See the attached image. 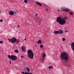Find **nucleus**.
<instances>
[{"mask_svg":"<svg viewBox=\"0 0 74 74\" xmlns=\"http://www.w3.org/2000/svg\"><path fill=\"white\" fill-rule=\"evenodd\" d=\"M64 18H62L60 16L58 17H57L56 21L61 25H64L66 24V22L65 19H67V17H64Z\"/></svg>","mask_w":74,"mask_h":74,"instance_id":"nucleus-1","label":"nucleus"},{"mask_svg":"<svg viewBox=\"0 0 74 74\" xmlns=\"http://www.w3.org/2000/svg\"><path fill=\"white\" fill-rule=\"evenodd\" d=\"M61 58L65 60L66 62H67L69 59V55L66 52H63L61 54Z\"/></svg>","mask_w":74,"mask_h":74,"instance_id":"nucleus-2","label":"nucleus"},{"mask_svg":"<svg viewBox=\"0 0 74 74\" xmlns=\"http://www.w3.org/2000/svg\"><path fill=\"white\" fill-rule=\"evenodd\" d=\"M27 52L28 58H29V59H33L34 54L33 53V51H32L31 50H28Z\"/></svg>","mask_w":74,"mask_h":74,"instance_id":"nucleus-3","label":"nucleus"},{"mask_svg":"<svg viewBox=\"0 0 74 74\" xmlns=\"http://www.w3.org/2000/svg\"><path fill=\"white\" fill-rule=\"evenodd\" d=\"M8 58L11 59L12 60H15L18 59L17 56L15 55H11L10 56V55H9L8 56Z\"/></svg>","mask_w":74,"mask_h":74,"instance_id":"nucleus-4","label":"nucleus"},{"mask_svg":"<svg viewBox=\"0 0 74 74\" xmlns=\"http://www.w3.org/2000/svg\"><path fill=\"white\" fill-rule=\"evenodd\" d=\"M16 38L15 37L12 38L11 39H10L8 38V40L9 42H12V43H14V42H16Z\"/></svg>","mask_w":74,"mask_h":74,"instance_id":"nucleus-5","label":"nucleus"},{"mask_svg":"<svg viewBox=\"0 0 74 74\" xmlns=\"http://www.w3.org/2000/svg\"><path fill=\"white\" fill-rule=\"evenodd\" d=\"M61 9L62 10H61L62 11H66V12H69V10L66 8L64 9L61 8Z\"/></svg>","mask_w":74,"mask_h":74,"instance_id":"nucleus-6","label":"nucleus"},{"mask_svg":"<svg viewBox=\"0 0 74 74\" xmlns=\"http://www.w3.org/2000/svg\"><path fill=\"white\" fill-rule=\"evenodd\" d=\"M36 21L37 23H39L40 24V22H41V19L40 18H38L37 19Z\"/></svg>","mask_w":74,"mask_h":74,"instance_id":"nucleus-7","label":"nucleus"},{"mask_svg":"<svg viewBox=\"0 0 74 74\" xmlns=\"http://www.w3.org/2000/svg\"><path fill=\"white\" fill-rule=\"evenodd\" d=\"M36 4L37 5H40V6L41 7L42 6V4L40 3V2H37L36 3Z\"/></svg>","mask_w":74,"mask_h":74,"instance_id":"nucleus-8","label":"nucleus"},{"mask_svg":"<svg viewBox=\"0 0 74 74\" xmlns=\"http://www.w3.org/2000/svg\"><path fill=\"white\" fill-rule=\"evenodd\" d=\"M14 14V12L12 11H11L9 12V14L13 15Z\"/></svg>","mask_w":74,"mask_h":74,"instance_id":"nucleus-9","label":"nucleus"},{"mask_svg":"<svg viewBox=\"0 0 74 74\" xmlns=\"http://www.w3.org/2000/svg\"><path fill=\"white\" fill-rule=\"evenodd\" d=\"M63 31L60 29L58 31V34H63Z\"/></svg>","mask_w":74,"mask_h":74,"instance_id":"nucleus-10","label":"nucleus"},{"mask_svg":"<svg viewBox=\"0 0 74 74\" xmlns=\"http://www.w3.org/2000/svg\"><path fill=\"white\" fill-rule=\"evenodd\" d=\"M15 42L16 43H19L20 42V40L18 39H16Z\"/></svg>","mask_w":74,"mask_h":74,"instance_id":"nucleus-11","label":"nucleus"},{"mask_svg":"<svg viewBox=\"0 0 74 74\" xmlns=\"http://www.w3.org/2000/svg\"><path fill=\"white\" fill-rule=\"evenodd\" d=\"M21 49L22 50L24 51H26V49H25V47L24 46H23L21 47Z\"/></svg>","mask_w":74,"mask_h":74,"instance_id":"nucleus-12","label":"nucleus"},{"mask_svg":"<svg viewBox=\"0 0 74 74\" xmlns=\"http://www.w3.org/2000/svg\"><path fill=\"white\" fill-rule=\"evenodd\" d=\"M54 34H59V31H55L54 32Z\"/></svg>","mask_w":74,"mask_h":74,"instance_id":"nucleus-13","label":"nucleus"},{"mask_svg":"<svg viewBox=\"0 0 74 74\" xmlns=\"http://www.w3.org/2000/svg\"><path fill=\"white\" fill-rule=\"evenodd\" d=\"M37 43H38L39 44H42V42L41 41V40H38V42H37Z\"/></svg>","mask_w":74,"mask_h":74,"instance_id":"nucleus-14","label":"nucleus"},{"mask_svg":"<svg viewBox=\"0 0 74 74\" xmlns=\"http://www.w3.org/2000/svg\"><path fill=\"white\" fill-rule=\"evenodd\" d=\"M26 69L28 73H29V72H30V69H29V68L28 67H27Z\"/></svg>","mask_w":74,"mask_h":74,"instance_id":"nucleus-15","label":"nucleus"},{"mask_svg":"<svg viewBox=\"0 0 74 74\" xmlns=\"http://www.w3.org/2000/svg\"><path fill=\"white\" fill-rule=\"evenodd\" d=\"M14 52H16L17 53H18L19 52V51H18V50L17 49L16 50H14Z\"/></svg>","mask_w":74,"mask_h":74,"instance_id":"nucleus-16","label":"nucleus"},{"mask_svg":"<svg viewBox=\"0 0 74 74\" xmlns=\"http://www.w3.org/2000/svg\"><path fill=\"white\" fill-rule=\"evenodd\" d=\"M45 56V53H43V59L42 60H44V57Z\"/></svg>","mask_w":74,"mask_h":74,"instance_id":"nucleus-17","label":"nucleus"},{"mask_svg":"<svg viewBox=\"0 0 74 74\" xmlns=\"http://www.w3.org/2000/svg\"><path fill=\"white\" fill-rule=\"evenodd\" d=\"M43 47H44V46H43V45H40V48H43Z\"/></svg>","mask_w":74,"mask_h":74,"instance_id":"nucleus-18","label":"nucleus"},{"mask_svg":"<svg viewBox=\"0 0 74 74\" xmlns=\"http://www.w3.org/2000/svg\"><path fill=\"white\" fill-rule=\"evenodd\" d=\"M25 74H32V73H27V72H25Z\"/></svg>","mask_w":74,"mask_h":74,"instance_id":"nucleus-19","label":"nucleus"},{"mask_svg":"<svg viewBox=\"0 0 74 74\" xmlns=\"http://www.w3.org/2000/svg\"><path fill=\"white\" fill-rule=\"evenodd\" d=\"M62 41H64L66 40V39H65V38H62Z\"/></svg>","mask_w":74,"mask_h":74,"instance_id":"nucleus-20","label":"nucleus"},{"mask_svg":"<svg viewBox=\"0 0 74 74\" xmlns=\"http://www.w3.org/2000/svg\"><path fill=\"white\" fill-rule=\"evenodd\" d=\"M69 13L70 14H71V15H73V13L72 12H69Z\"/></svg>","mask_w":74,"mask_h":74,"instance_id":"nucleus-21","label":"nucleus"},{"mask_svg":"<svg viewBox=\"0 0 74 74\" xmlns=\"http://www.w3.org/2000/svg\"><path fill=\"white\" fill-rule=\"evenodd\" d=\"M24 1L25 3H27V1L26 0H24Z\"/></svg>","mask_w":74,"mask_h":74,"instance_id":"nucleus-22","label":"nucleus"},{"mask_svg":"<svg viewBox=\"0 0 74 74\" xmlns=\"http://www.w3.org/2000/svg\"><path fill=\"white\" fill-rule=\"evenodd\" d=\"M3 41H0V44H3Z\"/></svg>","mask_w":74,"mask_h":74,"instance_id":"nucleus-23","label":"nucleus"},{"mask_svg":"<svg viewBox=\"0 0 74 74\" xmlns=\"http://www.w3.org/2000/svg\"><path fill=\"white\" fill-rule=\"evenodd\" d=\"M16 11H14V15H16Z\"/></svg>","mask_w":74,"mask_h":74,"instance_id":"nucleus-24","label":"nucleus"},{"mask_svg":"<svg viewBox=\"0 0 74 74\" xmlns=\"http://www.w3.org/2000/svg\"><path fill=\"white\" fill-rule=\"evenodd\" d=\"M52 67V66H49L48 68L49 69H50V68H51Z\"/></svg>","mask_w":74,"mask_h":74,"instance_id":"nucleus-25","label":"nucleus"},{"mask_svg":"<svg viewBox=\"0 0 74 74\" xmlns=\"http://www.w3.org/2000/svg\"><path fill=\"white\" fill-rule=\"evenodd\" d=\"M23 57H24V56H21V58H23Z\"/></svg>","mask_w":74,"mask_h":74,"instance_id":"nucleus-26","label":"nucleus"},{"mask_svg":"<svg viewBox=\"0 0 74 74\" xmlns=\"http://www.w3.org/2000/svg\"><path fill=\"white\" fill-rule=\"evenodd\" d=\"M0 22H3V20H2V19H1V20H0Z\"/></svg>","mask_w":74,"mask_h":74,"instance_id":"nucleus-27","label":"nucleus"},{"mask_svg":"<svg viewBox=\"0 0 74 74\" xmlns=\"http://www.w3.org/2000/svg\"><path fill=\"white\" fill-rule=\"evenodd\" d=\"M68 32V31H67V30H66L65 31V32Z\"/></svg>","mask_w":74,"mask_h":74,"instance_id":"nucleus-28","label":"nucleus"},{"mask_svg":"<svg viewBox=\"0 0 74 74\" xmlns=\"http://www.w3.org/2000/svg\"><path fill=\"white\" fill-rule=\"evenodd\" d=\"M9 62H10V64H11V61H9Z\"/></svg>","mask_w":74,"mask_h":74,"instance_id":"nucleus-29","label":"nucleus"},{"mask_svg":"<svg viewBox=\"0 0 74 74\" xmlns=\"http://www.w3.org/2000/svg\"><path fill=\"white\" fill-rule=\"evenodd\" d=\"M21 73H22V74H25V73L23 72H21Z\"/></svg>","mask_w":74,"mask_h":74,"instance_id":"nucleus-30","label":"nucleus"},{"mask_svg":"<svg viewBox=\"0 0 74 74\" xmlns=\"http://www.w3.org/2000/svg\"><path fill=\"white\" fill-rule=\"evenodd\" d=\"M37 15H38V14H36V16H37Z\"/></svg>","mask_w":74,"mask_h":74,"instance_id":"nucleus-31","label":"nucleus"},{"mask_svg":"<svg viewBox=\"0 0 74 74\" xmlns=\"http://www.w3.org/2000/svg\"><path fill=\"white\" fill-rule=\"evenodd\" d=\"M46 11H48V8H47V9L46 10Z\"/></svg>","mask_w":74,"mask_h":74,"instance_id":"nucleus-32","label":"nucleus"},{"mask_svg":"<svg viewBox=\"0 0 74 74\" xmlns=\"http://www.w3.org/2000/svg\"><path fill=\"white\" fill-rule=\"evenodd\" d=\"M37 45H35V46H36H36H37Z\"/></svg>","mask_w":74,"mask_h":74,"instance_id":"nucleus-33","label":"nucleus"},{"mask_svg":"<svg viewBox=\"0 0 74 74\" xmlns=\"http://www.w3.org/2000/svg\"><path fill=\"white\" fill-rule=\"evenodd\" d=\"M51 68H52V69H53V67L51 66Z\"/></svg>","mask_w":74,"mask_h":74,"instance_id":"nucleus-34","label":"nucleus"},{"mask_svg":"<svg viewBox=\"0 0 74 74\" xmlns=\"http://www.w3.org/2000/svg\"><path fill=\"white\" fill-rule=\"evenodd\" d=\"M24 40H26V39L25 38Z\"/></svg>","mask_w":74,"mask_h":74,"instance_id":"nucleus-35","label":"nucleus"},{"mask_svg":"<svg viewBox=\"0 0 74 74\" xmlns=\"http://www.w3.org/2000/svg\"><path fill=\"white\" fill-rule=\"evenodd\" d=\"M18 27H19V25H18Z\"/></svg>","mask_w":74,"mask_h":74,"instance_id":"nucleus-36","label":"nucleus"},{"mask_svg":"<svg viewBox=\"0 0 74 74\" xmlns=\"http://www.w3.org/2000/svg\"><path fill=\"white\" fill-rule=\"evenodd\" d=\"M1 12V10H0V13Z\"/></svg>","mask_w":74,"mask_h":74,"instance_id":"nucleus-37","label":"nucleus"},{"mask_svg":"<svg viewBox=\"0 0 74 74\" xmlns=\"http://www.w3.org/2000/svg\"><path fill=\"white\" fill-rule=\"evenodd\" d=\"M61 48H63V47H62V46H61Z\"/></svg>","mask_w":74,"mask_h":74,"instance_id":"nucleus-38","label":"nucleus"},{"mask_svg":"<svg viewBox=\"0 0 74 74\" xmlns=\"http://www.w3.org/2000/svg\"><path fill=\"white\" fill-rule=\"evenodd\" d=\"M58 11H60V10H58Z\"/></svg>","mask_w":74,"mask_h":74,"instance_id":"nucleus-39","label":"nucleus"}]
</instances>
